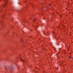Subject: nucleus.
I'll return each mask as SVG.
<instances>
[{
	"label": "nucleus",
	"mask_w": 73,
	"mask_h": 73,
	"mask_svg": "<svg viewBox=\"0 0 73 73\" xmlns=\"http://www.w3.org/2000/svg\"><path fill=\"white\" fill-rule=\"evenodd\" d=\"M1 0H0V1Z\"/></svg>",
	"instance_id": "obj_11"
},
{
	"label": "nucleus",
	"mask_w": 73,
	"mask_h": 73,
	"mask_svg": "<svg viewBox=\"0 0 73 73\" xmlns=\"http://www.w3.org/2000/svg\"><path fill=\"white\" fill-rule=\"evenodd\" d=\"M21 61H23V62H25V61H24V60H23V59H21Z\"/></svg>",
	"instance_id": "obj_2"
},
{
	"label": "nucleus",
	"mask_w": 73,
	"mask_h": 73,
	"mask_svg": "<svg viewBox=\"0 0 73 73\" xmlns=\"http://www.w3.org/2000/svg\"><path fill=\"white\" fill-rule=\"evenodd\" d=\"M49 5H50V4Z\"/></svg>",
	"instance_id": "obj_8"
},
{
	"label": "nucleus",
	"mask_w": 73,
	"mask_h": 73,
	"mask_svg": "<svg viewBox=\"0 0 73 73\" xmlns=\"http://www.w3.org/2000/svg\"><path fill=\"white\" fill-rule=\"evenodd\" d=\"M35 21H34V22Z\"/></svg>",
	"instance_id": "obj_10"
},
{
	"label": "nucleus",
	"mask_w": 73,
	"mask_h": 73,
	"mask_svg": "<svg viewBox=\"0 0 73 73\" xmlns=\"http://www.w3.org/2000/svg\"><path fill=\"white\" fill-rule=\"evenodd\" d=\"M36 27H38V26H37Z\"/></svg>",
	"instance_id": "obj_9"
},
{
	"label": "nucleus",
	"mask_w": 73,
	"mask_h": 73,
	"mask_svg": "<svg viewBox=\"0 0 73 73\" xmlns=\"http://www.w3.org/2000/svg\"><path fill=\"white\" fill-rule=\"evenodd\" d=\"M36 20V19H34V20Z\"/></svg>",
	"instance_id": "obj_4"
},
{
	"label": "nucleus",
	"mask_w": 73,
	"mask_h": 73,
	"mask_svg": "<svg viewBox=\"0 0 73 73\" xmlns=\"http://www.w3.org/2000/svg\"><path fill=\"white\" fill-rule=\"evenodd\" d=\"M7 1L8 0H4V1H5V3L3 5V6L4 7H5L6 5H7L6 4H7Z\"/></svg>",
	"instance_id": "obj_1"
},
{
	"label": "nucleus",
	"mask_w": 73,
	"mask_h": 73,
	"mask_svg": "<svg viewBox=\"0 0 73 73\" xmlns=\"http://www.w3.org/2000/svg\"><path fill=\"white\" fill-rule=\"evenodd\" d=\"M21 41H22V42H23V40H22Z\"/></svg>",
	"instance_id": "obj_5"
},
{
	"label": "nucleus",
	"mask_w": 73,
	"mask_h": 73,
	"mask_svg": "<svg viewBox=\"0 0 73 73\" xmlns=\"http://www.w3.org/2000/svg\"><path fill=\"white\" fill-rule=\"evenodd\" d=\"M68 58H71V56H69Z\"/></svg>",
	"instance_id": "obj_3"
},
{
	"label": "nucleus",
	"mask_w": 73,
	"mask_h": 73,
	"mask_svg": "<svg viewBox=\"0 0 73 73\" xmlns=\"http://www.w3.org/2000/svg\"><path fill=\"white\" fill-rule=\"evenodd\" d=\"M59 49L60 50L61 49V48H59Z\"/></svg>",
	"instance_id": "obj_7"
},
{
	"label": "nucleus",
	"mask_w": 73,
	"mask_h": 73,
	"mask_svg": "<svg viewBox=\"0 0 73 73\" xmlns=\"http://www.w3.org/2000/svg\"><path fill=\"white\" fill-rule=\"evenodd\" d=\"M58 53H60V52H58Z\"/></svg>",
	"instance_id": "obj_6"
}]
</instances>
